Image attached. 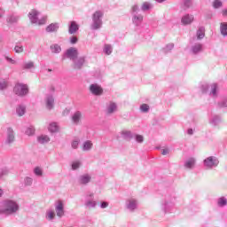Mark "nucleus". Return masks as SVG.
Returning <instances> with one entry per match:
<instances>
[{
	"label": "nucleus",
	"mask_w": 227,
	"mask_h": 227,
	"mask_svg": "<svg viewBox=\"0 0 227 227\" xmlns=\"http://www.w3.org/2000/svg\"><path fill=\"white\" fill-rule=\"evenodd\" d=\"M72 148H74V150H77V148L79 147V141L78 140H74L71 144Z\"/></svg>",
	"instance_id": "nucleus-54"
},
{
	"label": "nucleus",
	"mask_w": 227,
	"mask_h": 227,
	"mask_svg": "<svg viewBox=\"0 0 227 227\" xmlns=\"http://www.w3.org/2000/svg\"><path fill=\"white\" fill-rule=\"evenodd\" d=\"M121 136L126 141H130V139H132V137H134V135L132 134V131H129V130H122L121 132Z\"/></svg>",
	"instance_id": "nucleus-27"
},
{
	"label": "nucleus",
	"mask_w": 227,
	"mask_h": 227,
	"mask_svg": "<svg viewBox=\"0 0 227 227\" xmlns=\"http://www.w3.org/2000/svg\"><path fill=\"white\" fill-rule=\"evenodd\" d=\"M51 90H52V91H54V89H53V87H51Z\"/></svg>",
	"instance_id": "nucleus-64"
},
{
	"label": "nucleus",
	"mask_w": 227,
	"mask_h": 227,
	"mask_svg": "<svg viewBox=\"0 0 227 227\" xmlns=\"http://www.w3.org/2000/svg\"><path fill=\"white\" fill-rule=\"evenodd\" d=\"M65 56L67 58V59L73 61L76 58H79V50H77L75 47H71L66 51Z\"/></svg>",
	"instance_id": "nucleus-9"
},
{
	"label": "nucleus",
	"mask_w": 227,
	"mask_h": 227,
	"mask_svg": "<svg viewBox=\"0 0 227 227\" xmlns=\"http://www.w3.org/2000/svg\"><path fill=\"white\" fill-rule=\"evenodd\" d=\"M13 91L18 97H26L29 93V87L27 84L17 83L14 86Z\"/></svg>",
	"instance_id": "nucleus-6"
},
{
	"label": "nucleus",
	"mask_w": 227,
	"mask_h": 227,
	"mask_svg": "<svg viewBox=\"0 0 227 227\" xmlns=\"http://www.w3.org/2000/svg\"><path fill=\"white\" fill-rule=\"evenodd\" d=\"M38 15L40 12L36 10H32L28 13L29 20L32 24H37L38 26H43L47 22V16H44L38 20Z\"/></svg>",
	"instance_id": "nucleus-4"
},
{
	"label": "nucleus",
	"mask_w": 227,
	"mask_h": 227,
	"mask_svg": "<svg viewBox=\"0 0 227 227\" xmlns=\"http://www.w3.org/2000/svg\"><path fill=\"white\" fill-rule=\"evenodd\" d=\"M176 200V196L175 195V192L167 193L165 200L160 204L161 212H163V214H173Z\"/></svg>",
	"instance_id": "nucleus-2"
},
{
	"label": "nucleus",
	"mask_w": 227,
	"mask_h": 227,
	"mask_svg": "<svg viewBox=\"0 0 227 227\" xmlns=\"http://www.w3.org/2000/svg\"><path fill=\"white\" fill-rule=\"evenodd\" d=\"M220 33L222 36H227V22L220 23Z\"/></svg>",
	"instance_id": "nucleus-31"
},
{
	"label": "nucleus",
	"mask_w": 227,
	"mask_h": 227,
	"mask_svg": "<svg viewBox=\"0 0 227 227\" xmlns=\"http://www.w3.org/2000/svg\"><path fill=\"white\" fill-rule=\"evenodd\" d=\"M102 17H104V12L102 11H96L92 14V23L90 25V29L92 31H97L102 27Z\"/></svg>",
	"instance_id": "nucleus-3"
},
{
	"label": "nucleus",
	"mask_w": 227,
	"mask_h": 227,
	"mask_svg": "<svg viewBox=\"0 0 227 227\" xmlns=\"http://www.w3.org/2000/svg\"><path fill=\"white\" fill-rule=\"evenodd\" d=\"M46 108L51 111L54 108V97L52 95H47L45 98Z\"/></svg>",
	"instance_id": "nucleus-20"
},
{
	"label": "nucleus",
	"mask_w": 227,
	"mask_h": 227,
	"mask_svg": "<svg viewBox=\"0 0 227 227\" xmlns=\"http://www.w3.org/2000/svg\"><path fill=\"white\" fill-rule=\"evenodd\" d=\"M3 15H4V10L0 9V19L3 18Z\"/></svg>",
	"instance_id": "nucleus-60"
},
{
	"label": "nucleus",
	"mask_w": 227,
	"mask_h": 227,
	"mask_svg": "<svg viewBox=\"0 0 227 227\" xmlns=\"http://www.w3.org/2000/svg\"><path fill=\"white\" fill-rule=\"evenodd\" d=\"M10 173V170H8L7 168H0V178H3V176H6Z\"/></svg>",
	"instance_id": "nucleus-50"
},
{
	"label": "nucleus",
	"mask_w": 227,
	"mask_h": 227,
	"mask_svg": "<svg viewBox=\"0 0 227 227\" xmlns=\"http://www.w3.org/2000/svg\"><path fill=\"white\" fill-rule=\"evenodd\" d=\"M227 205V199L225 197H220L217 200V207L223 208V207H226Z\"/></svg>",
	"instance_id": "nucleus-32"
},
{
	"label": "nucleus",
	"mask_w": 227,
	"mask_h": 227,
	"mask_svg": "<svg viewBox=\"0 0 227 227\" xmlns=\"http://www.w3.org/2000/svg\"><path fill=\"white\" fill-rule=\"evenodd\" d=\"M20 19V16L16 14H11L7 17V22L8 24H17Z\"/></svg>",
	"instance_id": "nucleus-25"
},
{
	"label": "nucleus",
	"mask_w": 227,
	"mask_h": 227,
	"mask_svg": "<svg viewBox=\"0 0 227 227\" xmlns=\"http://www.w3.org/2000/svg\"><path fill=\"white\" fill-rule=\"evenodd\" d=\"M210 97H213V98H217V85L216 83L211 84V91H210Z\"/></svg>",
	"instance_id": "nucleus-34"
},
{
	"label": "nucleus",
	"mask_w": 227,
	"mask_h": 227,
	"mask_svg": "<svg viewBox=\"0 0 227 227\" xmlns=\"http://www.w3.org/2000/svg\"><path fill=\"white\" fill-rule=\"evenodd\" d=\"M134 137L135 141L140 145L145 142V137H143V135L136 134Z\"/></svg>",
	"instance_id": "nucleus-42"
},
{
	"label": "nucleus",
	"mask_w": 227,
	"mask_h": 227,
	"mask_svg": "<svg viewBox=\"0 0 227 227\" xmlns=\"http://www.w3.org/2000/svg\"><path fill=\"white\" fill-rule=\"evenodd\" d=\"M91 182V175L90 174H82L78 177V184L80 185H88Z\"/></svg>",
	"instance_id": "nucleus-14"
},
{
	"label": "nucleus",
	"mask_w": 227,
	"mask_h": 227,
	"mask_svg": "<svg viewBox=\"0 0 227 227\" xmlns=\"http://www.w3.org/2000/svg\"><path fill=\"white\" fill-rule=\"evenodd\" d=\"M55 212L58 217L65 215V204H63V200H58L55 203Z\"/></svg>",
	"instance_id": "nucleus-11"
},
{
	"label": "nucleus",
	"mask_w": 227,
	"mask_h": 227,
	"mask_svg": "<svg viewBox=\"0 0 227 227\" xmlns=\"http://www.w3.org/2000/svg\"><path fill=\"white\" fill-rule=\"evenodd\" d=\"M93 148V142L90 140H86L82 144V152H90Z\"/></svg>",
	"instance_id": "nucleus-26"
},
{
	"label": "nucleus",
	"mask_w": 227,
	"mask_h": 227,
	"mask_svg": "<svg viewBox=\"0 0 227 227\" xmlns=\"http://www.w3.org/2000/svg\"><path fill=\"white\" fill-rule=\"evenodd\" d=\"M185 169H194L196 166V158L191 157L188 158L184 164Z\"/></svg>",
	"instance_id": "nucleus-19"
},
{
	"label": "nucleus",
	"mask_w": 227,
	"mask_h": 227,
	"mask_svg": "<svg viewBox=\"0 0 227 227\" xmlns=\"http://www.w3.org/2000/svg\"><path fill=\"white\" fill-rule=\"evenodd\" d=\"M59 29V23H51L46 27V33H58Z\"/></svg>",
	"instance_id": "nucleus-22"
},
{
	"label": "nucleus",
	"mask_w": 227,
	"mask_h": 227,
	"mask_svg": "<svg viewBox=\"0 0 227 227\" xmlns=\"http://www.w3.org/2000/svg\"><path fill=\"white\" fill-rule=\"evenodd\" d=\"M194 22V15L192 14H185L181 18V24L183 26H189Z\"/></svg>",
	"instance_id": "nucleus-15"
},
{
	"label": "nucleus",
	"mask_w": 227,
	"mask_h": 227,
	"mask_svg": "<svg viewBox=\"0 0 227 227\" xmlns=\"http://www.w3.org/2000/svg\"><path fill=\"white\" fill-rule=\"evenodd\" d=\"M153 8V5H152V4L148 2H145L141 6L142 12H148V10H152Z\"/></svg>",
	"instance_id": "nucleus-35"
},
{
	"label": "nucleus",
	"mask_w": 227,
	"mask_h": 227,
	"mask_svg": "<svg viewBox=\"0 0 227 227\" xmlns=\"http://www.w3.org/2000/svg\"><path fill=\"white\" fill-rule=\"evenodd\" d=\"M24 185L25 187H31V185H33V178L29 176H26L24 178Z\"/></svg>",
	"instance_id": "nucleus-40"
},
{
	"label": "nucleus",
	"mask_w": 227,
	"mask_h": 227,
	"mask_svg": "<svg viewBox=\"0 0 227 227\" xmlns=\"http://www.w3.org/2000/svg\"><path fill=\"white\" fill-rule=\"evenodd\" d=\"M203 51V44L201 43H195L192 46V52L193 54H200Z\"/></svg>",
	"instance_id": "nucleus-28"
},
{
	"label": "nucleus",
	"mask_w": 227,
	"mask_h": 227,
	"mask_svg": "<svg viewBox=\"0 0 227 227\" xmlns=\"http://www.w3.org/2000/svg\"><path fill=\"white\" fill-rule=\"evenodd\" d=\"M223 122V118L220 115L215 114L209 119V124L212 127H219Z\"/></svg>",
	"instance_id": "nucleus-16"
},
{
	"label": "nucleus",
	"mask_w": 227,
	"mask_h": 227,
	"mask_svg": "<svg viewBox=\"0 0 227 227\" xmlns=\"http://www.w3.org/2000/svg\"><path fill=\"white\" fill-rule=\"evenodd\" d=\"M5 59L7 61V63H10L11 65H17V60L8 57V56H5Z\"/></svg>",
	"instance_id": "nucleus-53"
},
{
	"label": "nucleus",
	"mask_w": 227,
	"mask_h": 227,
	"mask_svg": "<svg viewBox=\"0 0 227 227\" xmlns=\"http://www.w3.org/2000/svg\"><path fill=\"white\" fill-rule=\"evenodd\" d=\"M140 111L141 113H148V111H150V106H148L147 104L141 105Z\"/></svg>",
	"instance_id": "nucleus-47"
},
{
	"label": "nucleus",
	"mask_w": 227,
	"mask_h": 227,
	"mask_svg": "<svg viewBox=\"0 0 227 227\" xmlns=\"http://www.w3.org/2000/svg\"><path fill=\"white\" fill-rule=\"evenodd\" d=\"M76 31H79V25L75 21H71L68 28L69 35H75Z\"/></svg>",
	"instance_id": "nucleus-23"
},
{
	"label": "nucleus",
	"mask_w": 227,
	"mask_h": 227,
	"mask_svg": "<svg viewBox=\"0 0 227 227\" xmlns=\"http://www.w3.org/2000/svg\"><path fill=\"white\" fill-rule=\"evenodd\" d=\"M48 129H49L51 132H58V130H59V127H58V124H57L56 122H51V123L49 125Z\"/></svg>",
	"instance_id": "nucleus-38"
},
{
	"label": "nucleus",
	"mask_w": 227,
	"mask_h": 227,
	"mask_svg": "<svg viewBox=\"0 0 227 227\" xmlns=\"http://www.w3.org/2000/svg\"><path fill=\"white\" fill-rule=\"evenodd\" d=\"M137 200L136 199H129L128 200H126V208L127 210H129V212H134V210L137 209Z\"/></svg>",
	"instance_id": "nucleus-13"
},
{
	"label": "nucleus",
	"mask_w": 227,
	"mask_h": 227,
	"mask_svg": "<svg viewBox=\"0 0 227 227\" xmlns=\"http://www.w3.org/2000/svg\"><path fill=\"white\" fill-rule=\"evenodd\" d=\"M25 134L27 136H33L35 134V127L30 126V127L27 128Z\"/></svg>",
	"instance_id": "nucleus-45"
},
{
	"label": "nucleus",
	"mask_w": 227,
	"mask_h": 227,
	"mask_svg": "<svg viewBox=\"0 0 227 227\" xmlns=\"http://www.w3.org/2000/svg\"><path fill=\"white\" fill-rule=\"evenodd\" d=\"M107 207H109V202L107 201H102L100 203V208H107Z\"/></svg>",
	"instance_id": "nucleus-56"
},
{
	"label": "nucleus",
	"mask_w": 227,
	"mask_h": 227,
	"mask_svg": "<svg viewBox=\"0 0 227 227\" xmlns=\"http://www.w3.org/2000/svg\"><path fill=\"white\" fill-rule=\"evenodd\" d=\"M106 114H114V113H116L118 111V105L113 101H111L106 106Z\"/></svg>",
	"instance_id": "nucleus-18"
},
{
	"label": "nucleus",
	"mask_w": 227,
	"mask_h": 227,
	"mask_svg": "<svg viewBox=\"0 0 227 227\" xmlns=\"http://www.w3.org/2000/svg\"><path fill=\"white\" fill-rule=\"evenodd\" d=\"M78 40H79V39H77L76 36H72V37L70 38V43H72V44L74 45V44L77 43Z\"/></svg>",
	"instance_id": "nucleus-57"
},
{
	"label": "nucleus",
	"mask_w": 227,
	"mask_h": 227,
	"mask_svg": "<svg viewBox=\"0 0 227 227\" xmlns=\"http://www.w3.org/2000/svg\"><path fill=\"white\" fill-rule=\"evenodd\" d=\"M14 51L16 54H21V52H24V46L20 43H17L14 47Z\"/></svg>",
	"instance_id": "nucleus-39"
},
{
	"label": "nucleus",
	"mask_w": 227,
	"mask_h": 227,
	"mask_svg": "<svg viewBox=\"0 0 227 227\" xmlns=\"http://www.w3.org/2000/svg\"><path fill=\"white\" fill-rule=\"evenodd\" d=\"M84 207L86 208H97V201L95 200V193L89 192L85 195Z\"/></svg>",
	"instance_id": "nucleus-8"
},
{
	"label": "nucleus",
	"mask_w": 227,
	"mask_h": 227,
	"mask_svg": "<svg viewBox=\"0 0 227 227\" xmlns=\"http://www.w3.org/2000/svg\"><path fill=\"white\" fill-rule=\"evenodd\" d=\"M168 153H169L168 148L162 149L161 155H168Z\"/></svg>",
	"instance_id": "nucleus-58"
},
{
	"label": "nucleus",
	"mask_w": 227,
	"mask_h": 227,
	"mask_svg": "<svg viewBox=\"0 0 227 227\" xmlns=\"http://www.w3.org/2000/svg\"><path fill=\"white\" fill-rule=\"evenodd\" d=\"M31 68H35V62L29 61V62H25L23 64V70H31Z\"/></svg>",
	"instance_id": "nucleus-37"
},
{
	"label": "nucleus",
	"mask_w": 227,
	"mask_h": 227,
	"mask_svg": "<svg viewBox=\"0 0 227 227\" xmlns=\"http://www.w3.org/2000/svg\"><path fill=\"white\" fill-rule=\"evenodd\" d=\"M34 175H35V176H43V170L40 167H35L34 168Z\"/></svg>",
	"instance_id": "nucleus-41"
},
{
	"label": "nucleus",
	"mask_w": 227,
	"mask_h": 227,
	"mask_svg": "<svg viewBox=\"0 0 227 227\" xmlns=\"http://www.w3.org/2000/svg\"><path fill=\"white\" fill-rule=\"evenodd\" d=\"M191 4H192V0H184V10H188V8H191Z\"/></svg>",
	"instance_id": "nucleus-52"
},
{
	"label": "nucleus",
	"mask_w": 227,
	"mask_h": 227,
	"mask_svg": "<svg viewBox=\"0 0 227 227\" xmlns=\"http://www.w3.org/2000/svg\"><path fill=\"white\" fill-rule=\"evenodd\" d=\"M15 141V132L13 129L8 128L7 129V138L5 140L6 145H12Z\"/></svg>",
	"instance_id": "nucleus-17"
},
{
	"label": "nucleus",
	"mask_w": 227,
	"mask_h": 227,
	"mask_svg": "<svg viewBox=\"0 0 227 227\" xmlns=\"http://www.w3.org/2000/svg\"><path fill=\"white\" fill-rule=\"evenodd\" d=\"M73 61V68L74 70H81L82 67H84V63H86V57H77Z\"/></svg>",
	"instance_id": "nucleus-10"
},
{
	"label": "nucleus",
	"mask_w": 227,
	"mask_h": 227,
	"mask_svg": "<svg viewBox=\"0 0 227 227\" xmlns=\"http://www.w3.org/2000/svg\"><path fill=\"white\" fill-rule=\"evenodd\" d=\"M81 120H82V113L81 111H76L72 116V121L74 125H79Z\"/></svg>",
	"instance_id": "nucleus-21"
},
{
	"label": "nucleus",
	"mask_w": 227,
	"mask_h": 227,
	"mask_svg": "<svg viewBox=\"0 0 227 227\" xmlns=\"http://www.w3.org/2000/svg\"><path fill=\"white\" fill-rule=\"evenodd\" d=\"M71 168L74 171L81 168V161L75 160L72 162Z\"/></svg>",
	"instance_id": "nucleus-44"
},
{
	"label": "nucleus",
	"mask_w": 227,
	"mask_h": 227,
	"mask_svg": "<svg viewBox=\"0 0 227 227\" xmlns=\"http://www.w3.org/2000/svg\"><path fill=\"white\" fill-rule=\"evenodd\" d=\"M50 50L52 54H59V52H61V46L58 43H54L50 46Z\"/></svg>",
	"instance_id": "nucleus-30"
},
{
	"label": "nucleus",
	"mask_w": 227,
	"mask_h": 227,
	"mask_svg": "<svg viewBox=\"0 0 227 227\" xmlns=\"http://www.w3.org/2000/svg\"><path fill=\"white\" fill-rule=\"evenodd\" d=\"M51 141V137L47 135H41L37 137V143L39 145H47Z\"/></svg>",
	"instance_id": "nucleus-24"
},
{
	"label": "nucleus",
	"mask_w": 227,
	"mask_h": 227,
	"mask_svg": "<svg viewBox=\"0 0 227 227\" xmlns=\"http://www.w3.org/2000/svg\"><path fill=\"white\" fill-rule=\"evenodd\" d=\"M20 210V206L19 202L14 200L6 199L0 202V215H5V217H10L12 215H16Z\"/></svg>",
	"instance_id": "nucleus-1"
},
{
	"label": "nucleus",
	"mask_w": 227,
	"mask_h": 227,
	"mask_svg": "<svg viewBox=\"0 0 227 227\" xmlns=\"http://www.w3.org/2000/svg\"><path fill=\"white\" fill-rule=\"evenodd\" d=\"M197 38L198 40H203L205 38V28L200 27L197 31Z\"/></svg>",
	"instance_id": "nucleus-36"
},
{
	"label": "nucleus",
	"mask_w": 227,
	"mask_h": 227,
	"mask_svg": "<svg viewBox=\"0 0 227 227\" xmlns=\"http://www.w3.org/2000/svg\"><path fill=\"white\" fill-rule=\"evenodd\" d=\"M221 6H223V2H221V0H215L213 2V8H215V10L221 8Z\"/></svg>",
	"instance_id": "nucleus-48"
},
{
	"label": "nucleus",
	"mask_w": 227,
	"mask_h": 227,
	"mask_svg": "<svg viewBox=\"0 0 227 227\" xmlns=\"http://www.w3.org/2000/svg\"><path fill=\"white\" fill-rule=\"evenodd\" d=\"M103 51L106 54V56H111V54H113V45L105 44Z\"/></svg>",
	"instance_id": "nucleus-33"
},
{
	"label": "nucleus",
	"mask_w": 227,
	"mask_h": 227,
	"mask_svg": "<svg viewBox=\"0 0 227 227\" xmlns=\"http://www.w3.org/2000/svg\"><path fill=\"white\" fill-rule=\"evenodd\" d=\"M174 47H175V44L173 43H171L167 44L166 47L163 49V51H164V52L168 53V52H169V51H173Z\"/></svg>",
	"instance_id": "nucleus-49"
},
{
	"label": "nucleus",
	"mask_w": 227,
	"mask_h": 227,
	"mask_svg": "<svg viewBox=\"0 0 227 227\" xmlns=\"http://www.w3.org/2000/svg\"><path fill=\"white\" fill-rule=\"evenodd\" d=\"M6 88H8V82L5 80H0V91L6 90Z\"/></svg>",
	"instance_id": "nucleus-46"
},
{
	"label": "nucleus",
	"mask_w": 227,
	"mask_h": 227,
	"mask_svg": "<svg viewBox=\"0 0 227 227\" xmlns=\"http://www.w3.org/2000/svg\"><path fill=\"white\" fill-rule=\"evenodd\" d=\"M3 194H4V192L0 188V198L3 197Z\"/></svg>",
	"instance_id": "nucleus-61"
},
{
	"label": "nucleus",
	"mask_w": 227,
	"mask_h": 227,
	"mask_svg": "<svg viewBox=\"0 0 227 227\" xmlns=\"http://www.w3.org/2000/svg\"><path fill=\"white\" fill-rule=\"evenodd\" d=\"M132 22L134 26L139 27L143 24V16L139 14V5L134 4L131 7Z\"/></svg>",
	"instance_id": "nucleus-5"
},
{
	"label": "nucleus",
	"mask_w": 227,
	"mask_h": 227,
	"mask_svg": "<svg viewBox=\"0 0 227 227\" xmlns=\"http://www.w3.org/2000/svg\"><path fill=\"white\" fill-rule=\"evenodd\" d=\"M55 216L56 214H54V211L46 212V217L49 219V221H52V219H54Z\"/></svg>",
	"instance_id": "nucleus-51"
},
{
	"label": "nucleus",
	"mask_w": 227,
	"mask_h": 227,
	"mask_svg": "<svg viewBox=\"0 0 227 227\" xmlns=\"http://www.w3.org/2000/svg\"><path fill=\"white\" fill-rule=\"evenodd\" d=\"M203 166L206 169H214L219 166V159L215 156H209L203 160Z\"/></svg>",
	"instance_id": "nucleus-7"
},
{
	"label": "nucleus",
	"mask_w": 227,
	"mask_h": 227,
	"mask_svg": "<svg viewBox=\"0 0 227 227\" xmlns=\"http://www.w3.org/2000/svg\"><path fill=\"white\" fill-rule=\"evenodd\" d=\"M90 91L92 93V95H95L96 97H100L102 93H104V89L97 83H92L90 86Z\"/></svg>",
	"instance_id": "nucleus-12"
},
{
	"label": "nucleus",
	"mask_w": 227,
	"mask_h": 227,
	"mask_svg": "<svg viewBox=\"0 0 227 227\" xmlns=\"http://www.w3.org/2000/svg\"><path fill=\"white\" fill-rule=\"evenodd\" d=\"M157 3H164L166 0H155Z\"/></svg>",
	"instance_id": "nucleus-62"
},
{
	"label": "nucleus",
	"mask_w": 227,
	"mask_h": 227,
	"mask_svg": "<svg viewBox=\"0 0 227 227\" xmlns=\"http://www.w3.org/2000/svg\"><path fill=\"white\" fill-rule=\"evenodd\" d=\"M202 93H207L208 91V84H204L201 86Z\"/></svg>",
	"instance_id": "nucleus-55"
},
{
	"label": "nucleus",
	"mask_w": 227,
	"mask_h": 227,
	"mask_svg": "<svg viewBox=\"0 0 227 227\" xmlns=\"http://www.w3.org/2000/svg\"><path fill=\"white\" fill-rule=\"evenodd\" d=\"M16 114L18 116H24V114H26V106L24 105H18Z\"/></svg>",
	"instance_id": "nucleus-29"
},
{
	"label": "nucleus",
	"mask_w": 227,
	"mask_h": 227,
	"mask_svg": "<svg viewBox=\"0 0 227 227\" xmlns=\"http://www.w3.org/2000/svg\"><path fill=\"white\" fill-rule=\"evenodd\" d=\"M187 134H189V136H192V134H194V130H192V129H188Z\"/></svg>",
	"instance_id": "nucleus-59"
},
{
	"label": "nucleus",
	"mask_w": 227,
	"mask_h": 227,
	"mask_svg": "<svg viewBox=\"0 0 227 227\" xmlns=\"http://www.w3.org/2000/svg\"><path fill=\"white\" fill-rule=\"evenodd\" d=\"M218 107L220 108L227 107V97L223 98L222 100L218 102Z\"/></svg>",
	"instance_id": "nucleus-43"
},
{
	"label": "nucleus",
	"mask_w": 227,
	"mask_h": 227,
	"mask_svg": "<svg viewBox=\"0 0 227 227\" xmlns=\"http://www.w3.org/2000/svg\"><path fill=\"white\" fill-rule=\"evenodd\" d=\"M207 19H212V15H209V16L207 17Z\"/></svg>",
	"instance_id": "nucleus-63"
}]
</instances>
